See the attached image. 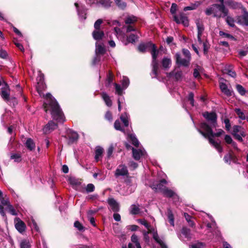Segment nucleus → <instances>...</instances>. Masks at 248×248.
I'll use <instances>...</instances> for the list:
<instances>
[{
  "mask_svg": "<svg viewBox=\"0 0 248 248\" xmlns=\"http://www.w3.org/2000/svg\"><path fill=\"white\" fill-rule=\"evenodd\" d=\"M15 227L16 230L20 233H23L26 230V226L25 223L19 217L14 219Z\"/></svg>",
  "mask_w": 248,
  "mask_h": 248,
  "instance_id": "obj_12",
  "label": "nucleus"
},
{
  "mask_svg": "<svg viewBox=\"0 0 248 248\" xmlns=\"http://www.w3.org/2000/svg\"><path fill=\"white\" fill-rule=\"evenodd\" d=\"M94 190V186L93 184H89L87 185L86 188V190L87 192H88V193L92 192Z\"/></svg>",
  "mask_w": 248,
  "mask_h": 248,
  "instance_id": "obj_61",
  "label": "nucleus"
},
{
  "mask_svg": "<svg viewBox=\"0 0 248 248\" xmlns=\"http://www.w3.org/2000/svg\"><path fill=\"white\" fill-rule=\"evenodd\" d=\"M137 21V17L133 16H129L125 19V23L126 24H131Z\"/></svg>",
  "mask_w": 248,
  "mask_h": 248,
  "instance_id": "obj_37",
  "label": "nucleus"
},
{
  "mask_svg": "<svg viewBox=\"0 0 248 248\" xmlns=\"http://www.w3.org/2000/svg\"><path fill=\"white\" fill-rule=\"evenodd\" d=\"M128 171L127 167L123 164L120 165L117 167L115 172V175L116 177L119 176H127Z\"/></svg>",
  "mask_w": 248,
  "mask_h": 248,
  "instance_id": "obj_13",
  "label": "nucleus"
},
{
  "mask_svg": "<svg viewBox=\"0 0 248 248\" xmlns=\"http://www.w3.org/2000/svg\"><path fill=\"white\" fill-rule=\"evenodd\" d=\"M99 2L106 8L109 7L111 3V2L109 0H100Z\"/></svg>",
  "mask_w": 248,
  "mask_h": 248,
  "instance_id": "obj_53",
  "label": "nucleus"
},
{
  "mask_svg": "<svg viewBox=\"0 0 248 248\" xmlns=\"http://www.w3.org/2000/svg\"><path fill=\"white\" fill-rule=\"evenodd\" d=\"M130 212L132 215H138L140 213L139 205L132 204L130 207Z\"/></svg>",
  "mask_w": 248,
  "mask_h": 248,
  "instance_id": "obj_28",
  "label": "nucleus"
},
{
  "mask_svg": "<svg viewBox=\"0 0 248 248\" xmlns=\"http://www.w3.org/2000/svg\"><path fill=\"white\" fill-rule=\"evenodd\" d=\"M162 192L165 196L167 197H174L175 195V193L174 191L166 187Z\"/></svg>",
  "mask_w": 248,
  "mask_h": 248,
  "instance_id": "obj_35",
  "label": "nucleus"
},
{
  "mask_svg": "<svg viewBox=\"0 0 248 248\" xmlns=\"http://www.w3.org/2000/svg\"><path fill=\"white\" fill-rule=\"evenodd\" d=\"M237 23L241 25L248 26V12L244 11V14L236 18Z\"/></svg>",
  "mask_w": 248,
  "mask_h": 248,
  "instance_id": "obj_14",
  "label": "nucleus"
},
{
  "mask_svg": "<svg viewBox=\"0 0 248 248\" xmlns=\"http://www.w3.org/2000/svg\"><path fill=\"white\" fill-rule=\"evenodd\" d=\"M232 134L234 138L240 142L243 141L242 137L246 136L244 129L239 125H234L233 126Z\"/></svg>",
  "mask_w": 248,
  "mask_h": 248,
  "instance_id": "obj_5",
  "label": "nucleus"
},
{
  "mask_svg": "<svg viewBox=\"0 0 248 248\" xmlns=\"http://www.w3.org/2000/svg\"><path fill=\"white\" fill-rule=\"evenodd\" d=\"M206 15L209 16L213 14L214 17L220 18L227 16L228 10L225 8L224 4H215L207 8L205 11Z\"/></svg>",
  "mask_w": 248,
  "mask_h": 248,
  "instance_id": "obj_4",
  "label": "nucleus"
},
{
  "mask_svg": "<svg viewBox=\"0 0 248 248\" xmlns=\"http://www.w3.org/2000/svg\"><path fill=\"white\" fill-rule=\"evenodd\" d=\"M129 116L127 113L122 114L120 117L121 121L123 122L124 125L125 127L128 126L129 124Z\"/></svg>",
  "mask_w": 248,
  "mask_h": 248,
  "instance_id": "obj_32",
  "label": "nucleus"
},
{
  "mask_svg": "<svg viewBox=\"0 0 248 248\" xmlns=\"http://www.w3.org/2000/svg\"><path fill=\"white\" fill-rule=\"evenodd\" d=\"M197 130L204 138H208L209 143L214 146L219 153H221L222 152L223 150L220 144L212 138L214 137H219L224 133L223 130L219 129L217 133H214L211 126L205 122L201 123L200 128H197Z\"/></svg>",
  "mask_w": 248,
  "mask_h": 248,
  "instance_id": "obj_2",
  "label": "nucleus"
},
{
  "mask_svg": "<svg viewBox=\"0 0 248 248\" xmlns=\"http://www.w3.org/2000/svg\"><path fill=\"white\" fill-rule=\"evenodd\" d=\"M233 156L232 155L230 154H226L224 157V160L225 163L230 164L231 162V161L232 160Z\"/></svg>",
  "mask_w": 248,
  "mask_h": 248,
  "instance_id": "obj_52",
  "label": "nucleus"
},
{
  "mask_svg": "<svg viewBox=\"0 0 248 248\" xmlns=\"http://www.w3.org/2000/svg\"><path fill=\"white\" fill-rule=\"evenodd\" d=\"M113 74L109 72L107 75V78L106 79V86L108 87L111 84V82L113 81Z\"/></svg>",
  "mask_w": 248,
  "mask_h": 248,
  "instance_id": "obj_45",
  "label": "nucleus"
},
{
  "mask_svg": "<svg viewBox=\"0 0 248 248\" xmlns=\"http://www.w3.org/2000/svg\"><path fill=\"white\" fill-rule=\"evenodd\" d=\"M75 6L76 7L78 14L79 16V18L81 19L85 20L86 18V10L85 8L82 7L81 9H79L78 3L77 2L75 3Z\"/></svg>",
  "mask_w": 248,
  "mask_h": 248,
  "instance_id": "obj_25",
  "label": "nucleus"
},
{
  "mask_svg": "<svg viewBox=\"0 0 248 248\" xmlns=\"http://www.w3.org/2000/svg\"><path fill=\"white\" fill-rule=\"evenodd\" d=\"M46 88L44 82H41L40 84H37L36 90L40 96L43 95L45 100L44 102V108L46 112L49 110L52 118L58 123H63L65 121L63 114L60 108V106L55 99L49 93L45 95L42 93Z\"/></svg>",
  "mask_w": 248,
  "mask_h": 248,
  "instance_id": "obj_1",
  "label": "nucleus"
},
{
  "mask_svg": "<svg viewBox=\"0 0 248 248\" xmlns=\"http://www.w3.org/2000/svg\"><path fill=\"white\" fill-rule=\"evenodd\" d=\"M175 58L177 64L184 66H187L189 64L190 60L186 58H182L179 53L175 54Z\"/></svg>",
  "mask_w": 248,
  "mask_h": 248,
  "instance_id": "obj_18",
  "label": "nucleus"
},
{
  "mask_svg": "<svg viewBox=\"0 0 248 248\" xmlns=\"http://www.w3.org/2000/svg\"><path fill=\"white\" fill-rule=\"evenodd\" d=\"M167 183V181L164 179H162L158 184L156 185H153L152 188L155 191H161L162 192L166 187L164 185L166 184Z\"/></svg>",
  "mask_w": 248,
  "mask_h": 248,
  "instance_id": "obj_20",
  "label": "nucleus"
},
{
  "mask_svg": "<svg viewBox=\"0 0 248 248\" xmlns=\"http://www.w3.org/2000/svg\"><path fill=\"white\" fill-rule=\"evenodd\" d=\"M114 128L116 130H119V131H124V129L121 127V123H120V121L119 120L115 121V122L114 123Z\"/></svg>",
  "mask_w": 248,
  "mask_h": 248,
  "instance_id": "obj_57",
  "label": "nucleus"
},
{
  "mask_svg": "<svg viewBox=\"0 0 248 248\" xmlns=\"http://www.w3.org/2000/svg\"><path fill=\"white\" fill-rule=\"evenodd\" d=\"M170 77H174L176 80H179L182 79V72L181 71H173L169 73Z\"/></svg>",
  "mask_w": 248,
  "mask_h": 248,
  "instance_id": "obj_30",
  "label": "nucleus"
},
{
  "mask_svg": "<svg viewBox=\"0 0 248 248\" xmlns=\"http://www.w3.org/2000/svg\"><path fill=\"white\" fill-rule=\"evenodd\" d=\"M168 218L170 225L172 226H174V217L172 211L170 209L168 210Z\"/></svg>",
  "mask_w": 248,
  "mask_h": 248,
  "instance_id": "obj_39",
  "label": "nucleus"
},
{
  "mask_svg": "<svg viewBox=\"0 0 248 248\" xmlns=\"http://www.w3.org/2000/svg\"><path fill=\"white\" fill-rule=\"evenodd\" d=\"M57 124L52 121H50L44 127L43 131L45 133H48L57 128Z\"/></svg>",
  "mask_w": 248,
  "mask_h": 248,
  "instance_id": "obj_22",
  "label": "nucleus"
},
{
  "mask_svg": "<svg viewBox=\"0 0 248 248\" xmlns=\"http://www.w3.org/2000/svg\"><path fill=\"white\" fill-rule=\"evenodd\" d=\"M114 149V146L113 144H111L109 145L108 151H107V158L108 159L110 158L111 156L112 153L113 152Z\"/></svg>",
  "mask_w": 248,
  "mask_h": 248,
  "instance_id": "obj_51",
  "label": "nucleus"
},
{
  "mask_svg": "<svg viewBox=\"0 0 248 248\" xmlns=\"http://www.w3.org/2000/svg\"><path fill=\"white\" fill-rule=\"evenodd\" d=\"M226 20L230 26L232 27H233L234 26V21L232 17L227 16Z\"/></svg>",
  "mask_w": 248,
  "mask_h": 248,
  "instance_id": "obj_55",
  "label": "nucleus"
},
{
  "mask_svg": "<svg viewBox=\"0 0 248 248\" xmlns=\"http://www.w3.org/2000/svg\"><path fill=\"white\" fill-rule=\"evenodd\" d=\"M235 112L240 119L244 120L246 119L247 117H246L244 113L242 111L241 109L236 108L235 109Z\"/></svg>",
  "mask_w": 248,
  "mask_h": 248,
  "instance_id": "obj_42",
  "label": "nucleus"
},
{
  "mask_svg": "<svg viewBox=\"0 0 248 248\" xmlns=\"http://www.w3.org/2000/svg\"><path fill=\"white\" fill-rule=\"evenodd\" d=\"M1 95L2 98L5 100H8L9 98V93L6 90H2Z\"/></svg>",
  "mask_w": 248,
  "mask_h": 248,
  "instance_id": "obj_58",
  "label": "nucleus"
},
{
  "mask_svg": "<svg viewBox=\"0 0 248 248\" xmlns=\"http://www.w3.org/2000/svg\"><path fill=\"white\" fill-rule=\"evenodd\" d=\"M196 26L198 30V41L199 44H202V40L201 36L204 30V28L203 24L200 23L199 21L196 22Z\"/></svg>",
  "mask_w": 248,
  "mask_h": 248,
  "instance_id": "obj_21",
  "label": "nucleus"
},
{
  "mask_svg": "<svg viewBox=\"0 0 248 248\" xmlns=\"http://www.w3.org/2000/svg\"><path fill=\"white\" fill-rule=\"evenodd\" d=\"M106 52V49L104 46L102 45H98L97 43H96V49H95V54L96 57H95L93 61V64H96L100 61V58L99 55H103Z\"/></svg>",
  "mask_w": 248,
  "mask_h": 248,
  "instance_id": "obj_9",
  "label": "nucleus"
},
{
  "mask_svg": "<svg viewBox=\"0 0 248 248\" xmlns=\"http://www.w3.org/2000/svg\"><path fill=\"white\" fill-rule=\"evenodd\" d=\"M67 136L68 139V144H72L76 142L78 139V134L71 130H69L67 131Z\"/></svg>",
  "mask_w": 248,
  "mask_h": 248,
  "instance_id": "obj_16",
  "label": "nucleus"
},
{
  "mask_svg": "<svg viewBox=\"0 0 248 248\" xmlns=\"http://www.w3.org/2000/svg\"><path fill=\"white\" fill-rule=\"evenodd\" d=\"M25 145L26 148L31 151H33L35 148V144L33 140L31 138L27 139Z\"/></svg>",
  "mask_w": 248,
  "mask_h": 248,
  "instance_id": "obj_27",
  "label": "nucleus"
},
{
  "mask_svg": "<svg viewBox=\"0 0 248 248\" xmlns=\"http://www.w3.org/2000/svg\"><path fill=\"white\" fill-rule=\"evenodd\" d=\"M37 84H40L41 82L44 81V75L40 72H38V75L36 78Z\"/></svg>",
  "mask_w": 248,
  "mask_h": 248,
  "instance_id": "obj_59",
  "label": "nucleus"
},
{
  "mask_svg": "<svg viewBox=\"0 0 248 248\" xmlns=\"http://www.w3.org/2000/svg\"><path fill=\"white\" fill-rule=\"evenodd\" d=\"M236 89L239 93L241 95H244L246 94V90L241 85L237 84L236 85Z\"/></svg>",
  "mask_w": 248,
  "mask_h": 248,
  "instance_id": "obj_44",
  "label": "nucleus"
},
{
  "mask_svg": "<svg viewBox=\"0 0 248 248\" xmlns=\"http://www.w3.org/2000/svg\"><path fill=\"white\" fill-rule=\"evenodd\" d=\"M199 2H197L195 3L191 4L190 6H186L184 8L185 11L188 10H193L196 9L200 5Z\"/></svg>",
  "mask_w": 248,
  "mask_h": 248,
  "instance_id": "obj_40",
  "label": "nucleus"
},
{
  "mask_svg": "<svg viewBox=\"0 0 248 248\" xmlns=\"http://www.w3.org/2000/svg\"><path fill=\"white\" fill-rule=\"evenodd\" d=\"M114 85L115 88L116 93L119 95H121L123 94V90H124L123 87H121L119 84L116 83H114Z\"/></svg>",
  "mask_w": 248,
  "mask_h": 248,
  "instance_id": "obj_49",
  "label": "nucleus"
},
{
  "mask_svg": "<svg viewBox=\"0 0 248 248\" xmlns=\"http://www.w3.org/2000/svg\"><path fill=\"white\" fill-rule=\"evenodd\" d=\"M203 116L210 123L211 127H216L217 116L215 112H206L203 114Z\"/></svg>",
  "mask_w": 248,
  "mask_h": 248,
  "instance_id": "obj_6",
  "label": "nucleus"
},
{
  "mask_svg": "<svg viewBox=\"0 0 248 248\" xmlns=\"http://www.w3.org/2000/svg\"><path fill=\"white\" fill-rule=\"evenodd\" d=\"M69 182L71 185L73 186H77L80 185V182L78 180L74 177H71L69 179Z\"/></svg>",
  "mask_w": 248,
  "mask_h": 248,
  "instance_id": "obj_46",
  "label": "nucleus"
},
{
  "mask_svg": "<svg viewBox=\"0 0 248 248\" xmlns=\"http://www.w3.org/2000/svg\"><path fill=\"white\" fill-rule=\"evenodd\" d=\"M190 230L188 228L184 227L181 230V234L179 235V238L182 240H184V239H186L187 240H189L191 239Z\"/></svg>",
  "mask_w": 248,
  "mask_h": 248,
  "instance_id": "obj_17",
  "label": "nucleus"
},
{
  "mask_svg": "<svg viewBox=\"0 0 248 248\" xmlns=\"http://www.w3.org/2000/svg\"><path fill=\"white\" fill-rule=\"evenodd\" d=\"M115 2L118 7L122 9H124L126 7V3L121 0H115Z\"/></svg>",
  "mask_w": 248,
  "mask_h": 248,
  "instance_id": "obj_50",
  "label": "nucleus"
},
{
  "mask_svg": "<svg viewBox=\"0 0 248 248\" xmlns=\"http://www.w3.org/2000/svg\"><path fill=\"white\" fill-rule=\"evenodd\" d=\"M11 159H14L15 162H19L21 161V156L19 154H14L11 155Z\"/></svg>",
  "mask_w": 248,
  "mask_h": 248,
  "instance_id": "obj_54",
  "label": "nucleus"
},
{
  "mask_svg": "<svg viewBox=\"0 0 248 248\" xmlns=\"http://www.w3.org/2000/svg\"><path fill=\"white\" fill-rule=\"evenodd\" d=\"M133 156L136 160H139L141 157H145L146 153L144 149H135L132 148Z\"/></svg>",
  "mask_w": 248,
  "mask_h": 248,
  "instance_id": "obj_15",
  "label": "nucleus"
},
{
  "mask_svg": "<svg viewBox=\"0 0 248 248\" xmlns=\"http://www.w3.org/2000/svg\"><path fill=\"white\" fill-rule=\"evenodd\" d=\"M219 35L225 38L230 39L232 40H235V38L230 34L225 33L222 31H220L219 32Z\"/></svg>",
  "mask_w": 248,
  "mask_h": 248,
  "instance_id": "obj_47",
  "label": "nucleus"
},
{
  "mask_svg": "<svg viewBox=\"0 0 248 248\" xmlns=\"http://www.w3.org/2000/svg\"><path fill=\"white\" fill-rule=\"evenodd\" d=\"M101 95L106 105L108 107L111 106L112 101L108 94L107 93L103 92L102 93Z\"/></svg>",
  "mask_w": 248,
  "mask_h": 248,
  "instance_id": "obj_31",
  "label": "nucleus"
},
{
  "mask_svg": "<svg viewBox=\"0 0 248 248\" xmlns=\"http://www.w3.org/2000/svg\"><path fill=\"white\" fill-rule=\"evenodd\" d=\"M74 226L77 228L79 231H83L84 230V227L78 221H76L74 223Z\"/></svg>",
  "mask_w": 248,
  "mask_h": 248,
  "instance_id": "obj_62",
  "label": "nucleus"
},
{
  "mask_svg": "<svg viewBox=\"0 0 248 248\" xmlns=\"http://www.w3.org/2000/svg\"><path fill=\"white\" fill-rule=\"evenodd\" d=\"M219 87L222 93L227 96L232 95V90L229 89L227 85L223 82L219 83Z\"/></svg>",
  "mask_w": 248,
  "mask_h": 248,
  "instance_id": "obj_26",
  "label": "nucleus"
},
{
  "mask_svg": "<svg viewBox=\"0 0 248 248\" xmlns=\"http://www.w3.org/2000/svg\"><path fill=\"white\" fill-rule=\"evenodd\" d=\"M232 65H229L226 68V73L232 78H235L236 76V73L232 70Z\"/></svg>",
  "mask_w": 248,
  "mask_h": 248,
  "instance_id": "obj_38",
  "label": "nucleus"
},
{
  "mask_svg": "<svg viewBox=\"0 0 248 248\" xmlns=\"http://www.w3.org/2000/svg\"><path fill=\"white\" fill-rule=\"evenodd\" d=\"M103 20L101 19H97L94 24V27L96 30H100V25L102 23Z\"/></svg>",
  "mask_w": 248,
  "mask_h": 248,
  "instance_id": "obj_60",
  "label": "nucleus"
},
{
  "mask_svg": "<svg viewBox=\"0 0 248 248\" xmlns=\"http://www.w3.org/2000/svg\"><path fill=\"white\" fill-rule=\"evenodd\" d=\"M138 39L137 35L134 34H131L127 38V40L129 43H133L136 42V41Z\"/></svg>",
  "mask_w": 248,
  "mask_h": 248,
  "instance_id": "obj_48",
  "label": "nucleus"
},
{
  "mask_svg": "<svg viewBox=\"0 0 248 248\" xmlns=\"http://www.w3.org/2000/svg\"><path fill=\"white\" fill-rule=\"evenodd\" d=\"M108 203L109 204L111 210L114 212H117L120 210V206L119 203L113 198H108Z\"/></svg>",
  "mask_w": 248,
  "mask_h": 248,
  "instance_id": "obj_19",
  "label": "nucleus"
},
{
  "mask_svg": "<svg viewBox=\"0 0 248 248\" xmlns=\"http://www.w3.org/2000/svg\"><path fill=\"white\" fill-rule=\"evenodd\" d=\"M20 248H31V244L28 239L21 240L19 243Z\"/></svg>",
  "mask_w": 248,
  "mask_h": 248,
  "instance_id": "obj_33",
  "label": "nucleus"
},
{
  "mask_svg": "<svg viewBox=\"0 0 248 248\" xmlns=\"http://www.w3.org/2000/svg\"><path fill=\"white\" fill-rule=\"evenodd\" d=\"M183 55L185 56V58L191 60V54L189 50L186 49H183Z\"/></svg>",
  "mask_w": 248,
  "mask_h": 248,
  "instance_id": "obj_63",
  "label": "nucleus"
},
{
  "mask_svg": "<svg viewBox=\"0 0 248 248\" xmlns=\"http://www.w3.org/2000/svg\"><path fill=\"white\" fill-rule=\"evenodd\" d=\"M190 248H204V245L202 243H198L192 245Z\"/></svg>",
  "mask_w": 248,
  "mask_h": 248,
  "instance_id": "obj_64",
  "label": "nucleus"
},
{
  "mask_svg": "<svg viewBox=\"0 0 248 248\" xmlns=\"http://www.w3.org/2000/svg\"><path fill=\"white\" fill-rule=\"evenodd\" d=\"M104 152L103 148L99 146H96L95 150L94 159L96 162H98L101 160Z\"/></svg>",
  "mask_w": 248,
  "mask_h": 248,
  "instance_id": "obj_23",
  "label": "nucleus"
},
{
  "mask_svg": "<svg viewBox=\"0 0 248 248\" xmlns=\"http://www.w3.org/2000/svg\"><path fill=\"white\" fill-rule=\"evenodd\" d=\"M129 140L131 141L132 143L135 146L137 147L139 145V142L136 138L135 135L130 134L128 136Z\"/></svg>",
  "mask_w": 248,
  "mask_h": 248,
  "instance_id": "obj_41",
  "label": "nucleus"
},
{
  "mask_svg": "<svg viewBox=\"0 0 248 248\" xmlns=\"http://www.w3.org/2000/svg\"><path fill=\"white\" fill-rule=\"evenodd\" d=\"M174 21L178 24L182 23L185 26L189 25L188 18L184 13H180L179 15H173Z\"/></svg>",
  "mask_w": 248,
  "mask_h": 248,
  "instance_id": "obj_11",
  "label": "nucleus"
},
{
  "mask_svg": "<svg viewBox=\"0 0 248 248\" xmlns=\"http://www.w3.org/2000/svg\"><path fill=\"white\" fill-rule=\"evenodd\" d=\"M121 83H122L123 89L125 90L129 86V80L128 78H127L126 77H123Z\"/></svg>",
  "mask_w": 248,
  "mask_h": 248,
  "instance_id": "obj_43",
  "label": "nucleus"
},
{
  "mask_svg": "<svg viewBox=\"0 0 248 248\" xmlns=\"http://www.w3.org/2000/svg\"><path fill=\"white\" fill-rule=\"evenodd\" d=\"M210 218L211 219L212 222L207 223L206 225L208 232H212L213 236L216 235V237H219L220 233L217 228L216 223L215 220L213 219V218L211 217H210Z\"/></svg>",
  "mask_w": 248,
  "mask_h": 248,
  "instance_id": "obj_8",
  "label": "nucleus"
},
{
  "mask_svg": "<svg viewBox=\"0 0 248 248\" xmlns=\"http://www.w3.org/2000/svg\"><path fill=\"white\" fill-rule=\"evenodd\" d=\"M227 4L230 7H231L232 9H237V8H239L241 7L240 3L235 2V1H234L232 0H228L227 2Z\"/></svg>",
  "mask_w": 248,
  "mask_h": 248,
  "instance_id": "obj_34",
  "label": "nucleus"
},
{
  "mask_svg": "<svg viewBox=\"0 0 248 248\" xmlns=\"http://www.w3.org/2000/svg\"><path fill=\"white\" fill-rule=\"evenodd\" d=\"M162 63L163 67L166 69L170 67L171 63V61L170 58H164L162 60Z\"/></svg>",
  "mask_w": 248,
  "mask_h": 248,
  "instance_id": "obj_36",
  "label": "nucleus"
},
{
  "mask_svg": "<svg viewBox=\"0 0 248 248\" xmlns=\"http://www.w3.org/2000/svg\"><path fill=\"white\" fill-rule=\"evenodd\" d=\"M174 21L178 24L182 23L185 26L189 25L188 18L184 13H180L179 15H173Z\"/></svg>",
  "mask_w": 248,
  "mask_h": 248,
  "instance_id": "obj_10",
  "label": "nucleus"
},
{
  "mask_svg": "<svg viewBox=\"0 0 248 248\" xmlns=\"http://www.w3.org/2000/svg\"><path fill=\"white\" fill-rule=\"evenodd\" d=\"M151 48V53L152 56V72L151 76L152 78H156L157 76V71L158 69V63L156 60L158 55V51L156 50L155 46L152 43H148L146 44H140L138 47V49L140 52H145L148 49Z\"/></svg>",
  "mask_w": 248,
  "mask_h": 248,
  "instance_id": "obj_3",
  "label": "nucleus"
},
{
  "mask_svg": "<svg viewBox=\"0 0 248 248\" xmlns=\"http://www.w3.org/2000/svg\"><path fill=\"white\" fill-rule=\"evenodd\" d=\"M125 183L126 184V186L127 188V191L126 192L125 194L128 195L133 193L136 188V186L134 184H131V180L130 178H128L125 181Z\"/></svg>",
  "mask_w": 248,
  "mask_h": 248,
  "instance_id": "obj_24",
  "label": "nucleus"
},
{
  "mask_svg": "<svg viewBox=\"0 0 248 248\" xmlns=\"http://www.w3.org/2000/svg\"><path fill=\"white\" fill-rule=\"evenodd\" d=\"M104 35V32L100 30H96L93 32V37L96 40L101 39Z\"/></svg>",
  "mask_w": 248,
  "mask_h": 248,
  "instance_id": "obj_29",
  "label": "nucleus"
},
{
  "mask_svg": "<svg viewBox=\"0 0 248 248\" xmlns=\"http://www.w3.org/2000/svg\"><path fill=\"white\" fill-rule=\"evenodd\" d=\"M147 229L148 230L147 232H149V233H152L153 234V238L159 244L160 247L162 248H166V245L164 243L163 241L159 238L156 230L153 227H152L150 225Z\"/></svg>",
  "mask_w": 248,
  "mask_h": 248,
  "instance_id": "obj_7",
  "label": "nucleus"
},
{
  "mask_svg": "<svg viewBox=\"0 0 248 248\" xmlns=\"http://www.w3.org/2000/svg\"><path fill=\"white\" fill-rule=\"evenodd\" d=\"M7 209L11 215L14 216H16L17 215L16 210L11 204H8V206L7 207Z\"/></svg>",
  "mask_w": 248,
  "mask_h": 248,
  "instance_id": "obj_56",
  "label": "nucleus"
}]
</instances>
